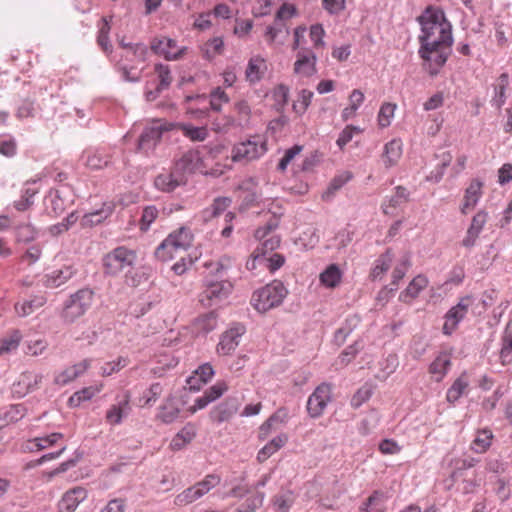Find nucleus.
Segmentation results:
<instances>
[{
	"label": "nucleus",
	"instance_id": "1",
	"mask_svg": "<svg viewBox=\"0 0 512 512\" xmlns=\"http://www.w3.org/2000/svg\"><path fill=\"white\" fill-rule=\"evenodd\" d=\"M416 20L421 27L418 35V55L423 60V68L431 76H435L451 53L452 25L442 9L431 5Z\"/></svg>",
	"mask_w": 512,
	"mask_h": 512
},
{
	"label": "nucleus",
	"instance_id": "2",
	"mask_svg": "<svg viewBox=\"0 0 512 512\" xmlns=\"http://www.w3.org/2000/svg\"><path fill=\"white\" fill-rule=\"evenodd\" d=\"M288 294V290L281 281H273L270 284L256 290L251 298L252 306L261 313L282 304Z\"/></svg>",
	"mask_w": 512,
	"mask_h": 512
},
{
	"label": "nucleus",
	"instance_id": "3",
	"mask_svg": "<svg viewBox=\"0 0 512 512\" xmlns=\"http://www.w3.org/2000/svg\"><path fill=\"white\" fill-rule=\"evenodd\" d=\"M94 292L90 288H82L71 294L64 302L61 318L64 323L71 324L83 316L91 307Z\"/></svg>",
	"mask_w": 512,
	"mask_h": 512
},
{
	"label": "nucleus",
	"instance_id": "4",
	"mask_svg": "<svg viewBox=\"0 0 512 512\" xmlns=\"http://www.w3.org/2000/svg\"><path fill=\"white\" fill-rule=\"evenodd\" d=\"M267 150L266 139L263 136L254 135L233 146L231 159L233 162H250L262 157Z\"/></svg>",
	"mask_w": 512,
	"mask_h": 512
},
{
	"label": "nucleus",
	"instance_id": "5",
	"mask_svg": "<svg viewBox=\"0 0 512 512\" xmlns=\"http://www.w3.org/2000/svg\"><path fill=\"white\" fill-rule=\"evenodd\" d=\"M192 242V234L187 228H180L177 232L170 234L156 249L155 256L161 261L174 258V253L179 250H186Z\"/></svg>",
	"mask_w": 512,
	"mask_h": 512
},
{
	"label": "nucleus",
	"instance_id": "6",
	"mask_svg": "<svg viewBox=\"0 0 512 512\" xmlns=\"http://www.w3.org/2000/svg\"><path fill=\"white\" fill-rule=\"evenodd\" d=\"M135 261L136 254L133 250L119 246L104 256L103 266L106 274L115 276L131 268Z\"/></svg>",
	"mask_w": 512,
	"mask_h": 512
},
{
	"label": "nucleus",
	"instance_id": "7",
	"mask_svg": "<svg viewBox=\"0 0 512 512\" xmlns=\"http://www.w3.org/2000/svg\"><path fill=\"white\" fill-rule=\"evenodd\" d=\"M221 482V478L217 474H208L201 481L193 486L183 490L175 497L177 506H186L206 495L211 489Z\"/></svg>",
	"mask_w": 512,
	"mask_h": 512
},
{
	"label": "nucleus",
	"instance_id": "8",
	"mask_svg": "<svg viewBox=\"0 0 512 512\" xmlns=\"http://www.w3.org/2000/svg\"><path fill=\"white\" fill-rule=\"evenodd\" d=\"M332 400V387L324 382L315 388L307 400V412L311 418H319Z\"/></svg>",
	"mask_w": 512,
	"mask_h": 512
},
{
	"label": "nucleus",
	"instance_id": "9",
	"mask_svg": "<svg viewBox=\"0 0 512 512\" xmlns=\"http://www.w3.org/2000/svg\"><path fill=\"white\" fill-rule=\"evenodd\" d=\"M246 327L242 323H233L221 336L216 351L219 355H231L239 346Z\"/></svg>",
	"mask_w": 512,
	"mask_h": 512
},
{
	"label": "nucleus",
	"instance_id": "10",
	"mask_svg": "<svg viewBox=\"0 0 512 512\" xmlns=\"http://www.w3.org/2000/svg\"><path fill=\"white\" fill-rule=\"evenodd\" d=\"M150 48L156 55L162 56L167 61L181 59L187 50L185 46L179 47L174 39L164 36L152 39Z\"/></svg>",
	"mask_w": 512,
	"mask_h": 512
},
{
	"label": "nucleus",
	"instance_id": "11",
	"mask_svg": "<svg viewBox=\"0 0 512 512\" xmlns=\"http://www.w3.org/2000/svg\"><path fill=\"white\" fill-rule=\"evenodd\" d=\"M131 394L124 391L115 397V402L107 409L105 420L110 425H120L131 412Z\"/></svg>",
	"mask_w": 512,
	"mask_h": 512
},
{
	"label": "nucleus",
	"instance_id": "12",
	"mask_svg": "<svg viewBox=\"0 0 512 512\" xmlns=\"http://www.w3.org/2000/svg\"><path fill=\"white\" fill-rule=\"evenodd\" d=\"M232 285L229 281L206 280L205 289L201 293L200 301L204 305L212 306L225 299L231 292Z\"/></svg>",
	"mask_w": 512,
	"mask_h": 512
},
{
	"label": "nucleus",
	"instance_id": "13",
	"mask_svg": "<svg viewBox=\"0 0 512 512\" xmlns=\"http://www.w3.org/2000/svg\"><path fill=\"white\" fill-rule=\"evenodd\" d=\"M472 300L470 297L462 298L457 305L453 306L445 316V323L443 325V333L450 335L458 326L460 321L467 314L468 308Z\"/></svg>",
	"mask_w": 512,
	"mask_h": 512
},
{
	"label": "nucleus",
	"instance_id": "14",
	"mask_svg": "<svg viewBox=\"0 0 512 512\" xmlns=\"http://www.w3.org/2000/svg\"><path fill=\"white\" fill-rule=\"evenodd\" d=\"M317 57L310 49H301L297 52L294 63V73L301 77H311L316 74Z\"/></svg>",
	"mask_w": 512,
	"mask_h": 512
},
{
	"label": "nucleus",
	"instance_id": "15",
	"mask_svg": "<svg viewBox=\"0 0 512 512\" xmlns=\"http://www.w3.org/2000/svg\"><path fill=\"white\" fill-rule=\"evenodd\" d=\"M182 408L177 398L170 394L158 407L156 418L164 424H171L180 418Z\"/></svg>",
	"mask_w": 512,
	"mask_h": 512
},
{
	"label": "nucleus",
	"instance_id": "16",
	"mask_svg": "<svg viewBox=\"0 0 512 512\" xmlns=\"http://www.w3.org/2000/svg\"><path fill=\"white\" fill-rule=\"evenodd\" d=\"M92 359H84L64 370L58 372L54 376V383L59 386H65L81 375H83L91 366Z\"/></svg>",
	"mask_w": 512,
	"mask_h": 512
},
{
	"label": "nucleus",
	"instance_id": "17",
	"mask_svg": "<svg viewBox=\"0 0 512 512\" xmlns=\"http://www.w3.org/2000/svg\"><path fill=\"white\" fill-rule=\"evenodd\" d=\"M87 496V490L81 486L66 491L59 501V512H74L79 504L86 500Z\"/></svg>",
	"mask_w": 512,
	"mask_h": 512
},
{
	"label": "nucleus",
	"instance_id": "18",
	"mask_svg": "<svg viewBox=\"0 0 512 512\" xmlns=\"http://www.w3.org/2000/svg\"><path fill=\"white\" fill-rule=\"evenodd\" d=\"M186 181L185 175L175 168L172 172L159 174L154 180V185L158 190L170 193L185 185Z\"/></svg>",
	"mask_w": 512,
	"mask_h": 512
},
{
	"label": "nucleus",
	"instance_id": "19",
	"mask_svg": "<svg viewBox=\"0 0 512 512\" xmlns=\"http://www.w3.org/2000/svg\"><path fill=\"white\" fill-rule=\"evenodd\" d=\"M76 273L77 269L73 265H64L45 275L44 286L47 288H58L72 279Z\"/></svg>",
	"mask_w": 512,
	"mask_h": 512
},
{
	"label": "nucleus",
	"instance_id": "20",
	"mask_svg": "<svg viewBox=\"0 0 512 512\" xmlns=\"http://www.w3.org/2000/svg\"><path fill=\"white\" fill-rule=\"evenodd\" d=\"M488 220V213L484 210L478 211L472 218L471 224L467 230L466 236L462 240V245L471 248L475 245L476 240L484 228Z\"/></svg>",
	"mask_w": 512,
	"mask_h": 512
},
{
	"label": "nucleus",
	"instance_id": "21",
	"mask_svg": "<svg viewBox=\"0 0 512 512\" xmlns=\"http://www.w3.org/2000/svg\"><path fill=\"white\" fill-rule=\"evenodd\" d=\"M163 134L162 126L159 124H152L146 127L140 135L138 141V149L146 153L153 150Z\"/></svg>",
	"mask_w": 512,
	"mask_h": 512
},
{
	"label": "nucleus",
	"instance_id": "22",
	"mask_svg": "<svg viewBox=\"0 0 512 512\" xmlns=\"http://www.w3.org/2000/svg\"><path fill=\"white\" fill-rule=\"evenodd\" d=\"M483 182L479 179H473L465 190L463 203L461 205V213L467 214L473 210L478 204L482 196Z\"/></svg>",
	"mask_w": 512,
	"mask_h": 512
},
{
	"label": "nucleus",
	"instance_id": "23",
	"mask_svg": "<svg viewBox=\"0 0 512 512\" xmlns=\"http://www.w3.org/2000/svg\"><path fill=\"white\" fill-rule=\"evenodd\" d=\"M203 161L200 153L195 150H190L183 154L180 160L176 163V169L183 174L202 172Z\"/></svg>",
	"mask_w": 512,
	"mask_h": 512
},
{
	"label": "nucleus",
	"instance_id": "24",
	"mask_svg": "<svg viewBox=\"0 0 512 512\" xmlns=\"http://www.w3.org/2000/svg\"><path fill=\"white\" fill-rule=\"evenodd\" d=\"M237 410V400L235 398H227L212 409L210 416L214 422L222 423L229 420Z\"/></svg>",
	"mask_w": 512,
	"mask_h": 512
},
{
	"label": "nucleus",
	"instance_id": "25",
	"mask_svg": "<svg viewBox=\"0 0 512 512\" xmlns=\"http://www.w3.org/2000/svg\"><path fill=\"white\" fill-rule=\"evenodd\" d=\"M119 45L125 50L123 57L126 61L140 63L146 60L148 47L144 43H131L122 39Z\"/></svg>",
	"mask_w": 512,
	"mask_h": 512
},
{
	"label": "nucleus",
	"instance_id": "26",
	"mask_svg": "<svg viewBox=\"0 0 512 512\" xmlns=\"http://www.w3.org/2000/svg\"><path fill=\"white\" fill-rule=\"evenodd\" d=\"M236 117H227V125L229 127H244L249 123L251 118V107L246 100L236 101L233 105Z\"/></svg>",
	"mask_w": 512,
	"mask_h": 512
},
{
	"label": "nucleus",
	"instance_id": "27",
	"mask_svg": "<svg viewBox=\"0 0 512 512\" xmlns=\"http://www.w3.org/2000/svg\"><path fill=\"white\" fill-rule=\"evenodd\" d=\"M114 208L115 206L112 202L103 203L101 208L88 212L83 216L81 220L82 226L87 227L100 224L113 213Z\"/></svg>",
	"mask_w": 512,
	"mask_h": 512
},
{
	"label": "nucleus",
	"instance_id": "28",
	"mask_svg": "<svg viewBox=\"0 0 512 512\" xmlns=\"http://www.w3.org/2000/svg\"><path fill=\"white\" fill-rule=\"evenodd\" d=\"M47 299L43 295H35L29 299L16 302L14 310L19 317H26L32 314L35 310L45 305Z\"/></svg>",
	"mask_w": 512,
	"mask_h": 512
},
{
	"label": "nucleus",
	"instance_id": "29",
	"mask_svg": "<svg viewBox=\"0 0 512 512\" xmlns=\"http://www.w3.org/2000/svg\"><path fill=\"white\" fill-rule=\"evenodd\" d=\"M197 433L196 427L192 423H187L171 440L170 448L173 451H179L192 442Z\"/></svg>",
	"mask_w": 512,
	"mask_h": 512
},
{
	"label": "nucleus",
	"instance_id": "30",
	"mask_svg": "<svg viewBox=\"0 0 512 512\" xmlns=\"http://www.w3.org/2000/svg\"><path fill=\"white\" fill-rule=\"evenodd\" d=\"M232 204V199L230 197L220 196L213 200L212 204L202 210L201 217L205 222L210 221L211 219L218 217L220 214L225 212L230 205Z\"/></svg>",
	"mask_w": 512,
	"mask_h": 512
},
{
	"label": "nucleus",
	"instance_id": "31",
	"mask_svg": "<svg viewBox=\"0 0 512 512\" xmlns=\"http://www.w3.org/2000/svg\"><path fill=\"white\" fill-rule=\"evenodd\" d=\"M266 70L265 60L260 56L252 57L245 71V78L250 84L259 82Z\"/></svg>",
	"mask_w": 512,
	"mask_h": 512
},
{
	"label": "nucleus",
	"instance_id": "32",
	"mask_svg": "<svg viewBox=\"0 0 512 512\" xmlns=\"http://www.w3.org/2000/svg\"><path fill=\"white\" fill-rule=\"evenodd\" d=\"M428 285V280L423 275L416 276L407 286V288L402 291L399 295V300L405 303L410 302L412 299L416 298L419 293L426 288Z\"/></svg>",
	"mask_w": 512,
	"mask_h": 512
},
{
	"label": "nucleus",
	"instance_id": "33",
	"mask_svg": "<svg viewBox=\"0 0 512 512\" xmlns=\"http://www.w3.org/2000/svg\"><path fill=\"white\" fill-rule=\"evenodd\" d=\"M469 387V379L466 373H462L447 390L446 399L449 403L454 404L466 392Z\"/></svg>",
	"mask_w": 512,
	"mask_h": 512
},
{
	"label": "nucleus",
	"instance_id": "34",
	"mask_svg": "<svg viewBox=\"0 0 512 512\" xmlns=\"http://www.w3.org/2000/svg\"><path fill=\"white\" fill-rule=\"evenodd\" d=\"M402 142L400 139H392L384 146L383 161L386 167L394 166L402 156Z\"/></svg>",
	"mask_w": 512,
	"mask_h": 512
},
{
	"label": "nucleus",
	"instance_id": "35",
	"mask_svg": "<svg viewBox=\"0 0 512 512\" xmlns=\"http://www.w3.org/2000/svg\"><path fill=\"white\" fill-rule=\"evenodd\" d=\"M409 200V192L403 186H397L395 188V195L390 197L386 202L383 203V212L387 215H393L394 210L406 203Z\"/></svg>",
	"mask_w": 512,
	"mask_h": 512
},
{
	"label": "nucleus",
	"instance_id": "36",
	"mask_svg": "<svg viewBox=\"0 0 512 512\" xmlns=\"http://www.w3.org/2000/svg\"><path fill=\"white\" fill-rule=\"evenodd\" d=\"M451 366V358L447 353H440L430 364L429 372L435 376L436 381H441Z\"/></svg>",
	"mask_w": 512,
	"mask_h": 512
},
{
	"label": "nucleus",
	"instance_id": "37",
	"mask_svg": "<svg viewBox=\"0 0 512 512\" xmlns=\"http://www.w3.org/2000/svg\"><path fill=\"white\" fill-rule=\"evenodd\" d=\"M509 85V75L502 73L497 79L494 87V96L491 99V104L497 109H500L506 102V89Z\"/></svg>",
	"mask_w": 512,
	"mask_h": 512
},
{
	"label": "nucleus",
	"instance_id": "38",
	"mask_svg": "<svg viewBox=\"0 0 512 512\" xmlns=\"http://www.w3.org/2000/svg\"><path fill=\"white\" fill-rule=\"evenodd\" d=\"M342 272L336 264H330L319 276L322 285L327 288H335L339 285Z\"/></svg>",
	"mask_w": 512,
	"mask_h": 512
},
{
	"label": "nucleus",
	"instance_id": "39",
	"mask_svg": "<svg viewBox=\"0 0 512 512\" xmlns=\"http://www.w3.org/2000/svg\"><path fill=\"white\" fill-rule=\"evenodd\" d=\"M287 441V436L285 434L278 435L274 437L269 443H267L257 454V459L259 462L266 461L271 455L277 452L280 448L284 446Z\"/></svg>",
	"mask_w": 512,
	"mask_h": 512
},
{
	"label": "nucleus",
	"instance_id": "40",
	"mask_svg": "<svg viewBox=\"0 0 512 512\" xmlns=\"http://www.w3.org/2000/svg\"><path fill=\"white\" fill-rule=\"evenodd\" d=\"M163 392H164V388L160 382L152 383L149 386V388H147L143 392L139 401L143 407H145V406L151 407L158 401V399L163 394Z\"/></svg>",
	"mask_w": 512,
	"mask_h": 512
},
{
	"label": "nucleus",
	"instance_id": "41",
	"mask_svg": "<svg viewBox=\"0 0 512 512\" xmlns=\"http://www.w3.org/2000/svg\"><path fill=\"white\" fill-rule=\"evenodd\" d=\"M111 162L110 156L104 151L88 152L85 160V165L91 169H103Z\"/></svg>",
	"mask_w": 512,
	"mask_h": 512
},
{
	"label": "nucleus",
	"instance_id": "42",
	"mask_svg": "<svg viewBox=\"0 0 512 512\" xmlns=\"http://www.w3.org/2000/svg\"><path fill=\"white\" fill-rule=\"evenodd\" d=\"M500 358L502 364H507L512 359V321L507 324L504 331Z\"/></svg>",
	"mask_w": 512,
	"mask_h": 512
},
{
	"label": "nucleus",
	"instance_id": "43",
	"mask_svg": "<svg viewBox=\"0 0 512 512\" xmlns=\"http://www.w3.org/2000/svg\"><path fill=\"white\" fill-rule=\"evenodd\" d=\"M224 49V41L221 37H215L201 47L203 57L207 60H212L217 55L222 54Z\"/></svg>",
	"mask_w": 512,
	"mask_h": 512
},
{
	"label": "nucleus",
	"instance_id": "44",
	"mask_svg": "<svg viewBox=\"0 0 512 512\" xmlns=\"http://www.w3.org/2000/svg\"><path fill=\"white\" fill-rule=\"evenodd\" d=\"M229 101L228 94L221 87H216L209 93L210 108L214 112H220L223 105L229 103Z\"/></svg>",
	"mask_w": 512,
	"mask_h": 512
},
{
	"label": "nucleus",
	"instance_id": "45",
	"mask_svg": "<svg viewBox=\"0 0 512 512\" xmlns=\"http://www.w3.org/2000/svg\"><path fill=\"white\" fill-rule=\"evenodd\" d=\"M492 438L493 434L490 430L479 431L471 444V449L477 453H484L490 447Z\"/></svg>",
	"mask_w": 512,
	"mask_h": 512
},
{
	"label": "nucleus",
	"instance_id": "46",
	"mask_svg": "<svg viewBox=\"0 0 512 512\" xmlns=\"http://www.w3.org/2000/svg\"><path fill=\"white\" fill-rule=\"evenodd\" d=\"M195 326L199 333L208 334L216 329L217 317L212 312L202 315L196 319Z\"/></svg>",
	"mask_w": 512,
	"mask_h": 512
},
{
	"label": "nucleus",
	"instance_id": "47",
	"mask_svg": "<svg viewBox=\"0 0 512 512\" xmlns=\"http://www.w3.org/2000/svg\"><path fill=\"white\" fill-rule=\"evenodd\" d=\"M265 35L270 42H275L281 35L287 37L289 29L282 19L275 18L274 24L266 28Z\"/></svg>",
	"mask_w": 512,
	"mask_h": 512
},
{
	"label": "nucleus",
	"instance_id": "48",
	"mask_svg": "<svg viewBox=\"0 0 512 512\" xmlns=\"http://www.w3.org/2000/svg\"><path fill=\"white\" fill-rule=\"evenodd\" d=\"M45 205L55 215L61 214L65 210V203L60 196L59 190H51L45 197Z\"/></svg>",
	"mask_w": 512,
	"mask_h": 512
},
{
	"label": "nucleus",
	"instance_id": "49",
	"mask_svg": "<svg viewBox=\"0 0 512 512\" xmlns=\"http://www.w3.org/2000/svg\"><path fill=\"white\" fill-rule=\"evenodd\" d=\"M159 215V210L155 205H148L144 207L139 221V228L141 231H147L151 227L152 223L156 220Z\"/></svg>",
	"mask_w": 512,
	"mask_h": 512
},
{
	"label": "nucleus",
	"instance_id": "50",
	"mask_svg": "<svg viewBox=\"0 0 512 512\" xmlns=\"http://www.w3.org/2000/svg\"><path fill=\"white\" fill-rule=\"evenodd\" d=\"M313 96L314 94L312 91L307 89L301 90L298 94L297 100L293 104V110L297 114L303 115L310 106Z\"/></svg>",
	"mask_w": 512,
	"mask_h": 512
},
{
	"label": "nucleus",
	"instance_id": "51",
	"mask_svg": "<svg viewBox=\"0 0 512 512\" xmlns=\"http://www.w3.org/2000/svg\"><path fill=\"white\" fill-rule=\"evenodd\" d=\"M17 153V143L10 134L0 135V154L5 157H13Z\"/></svg>",
	"mask_w": 512,
	"mask_h": 512
},
{
	"label": "nucleus",
	"instance_id": "52",
	"mask_svg": "<svg viewBox=\"0 0 512 512\" xmlns=\"http://www.w3.org/2000/svg\"><path fill=\"white\" fill-rule=\"evenodd\" d=\"M21 340V333L13 331L8 336L0 340V354H6L16 350Z\"/></svg>",
	"mask_w": 512,
	"mask_h": 512
},
{
	"label": "nucleus",
	"instance_id": "53",
	"mask_svg": "<svg viewBox=\"0 0 512 512\" xmlns=\"http://www.w3.org/2000/svg\"><path fill=\"white\" fill-rule=\"evenodd\" d=\"M37 230L29 223L20 224L16 228V239L18 242L28 243L35 240Z\"/></svg>",
	"mask_w": 512,
	"mask_h": 512
},
{
	"label": "nucleus",
	"instance_id": "54",
	"mask_svg": "<svg viewBox=\"0 0 512 512\" xmlns=\"http://www.w3.org/2000/svg\"><path fill=\"white\" fill-rule=\"evenodd\" d=\"M264 493L258 492L255 495L247 498L236 510V512H255L262 506L264 501Z\"/></svg>",
	"mask_w": 512,
	"mask_h": 512
},
{
	"label": "nucleus",
	"instance_id": "55",
	"mask_svg": "<svg viewBox=\"0 0 512 512\" xmlns=\"http://www.w3.org/2000/svg\"><path fill=\"white\" fill-rule=\"evenodd\" d=\"M154 70L159 79V85L157 87L161 90L167 89L173 80L170 67L168 65L158 63L155 65Z\"/></svg>",
	"mask_w": 512,
	"mask_h": 512
},
{
	"label": "nucleus",
	"instance_id": "56",
	"mask_svg": "<svg viewBox=\"0 0 512 512\" xmlns=\"http://www.w3.org/2000/svg\"><path fill=\"white\" fill-rule=\"evenodd\" d=\"M396 110V105L392 103H384L380 107L378 113V124L382 128H386L391 124Z\"/></svg>",
	"mask_w": 512,
	"mask_h": 512
},
{
	"label": "nucleus",
	"instance_id": "57",
	"mask_svg": "<svg viewBox=\"0 0 512 512\" xmlns=\"http://www.w3.org/2000/svg\"><path fill=\"white\" fill-rule=\"evenodd\" d=\"M95 394L96 390H94L92 387H85L73 393L70 396L68 403L71 407H77L82 402L92 399Z\"/></svg>",
	"mask_w": 512,
	"mask_h": 512
},
{
	"label": "nucleus",
	"instance_id": "58",
	"mask_svg": "<svg viewBox=\"0 0 512 512\" xmlns=\"http://www.w3.org/2000/svg\"><path fill=\"white\" fill-rule=\"evenodd\" d=\"M183 134L192 141H204L208 137V130L206 127H195L192 125H182Z\"/></svg>",
	"mask_w": 512,
	"mask_h": 512
},
{
	"label": "nucleus",
	"instance_id": "59",
	"mask_svg": "<svg viewBox=\"0 0 512 512\" xmlns=\"http://www.w3.org/2000/svg\"><path fill=\"white\" fill-rule=\"evenodd\" d=\"M128 365L127 357H118L116 360L109 361L101 367L102 376H110L119 372L121 369Z\"/></svg>",
	"mask_w": 512,
	"mask_h": 512
},
{
	"label": "nucleus",
	"instance_id": "60",
	"mask_svg": "<svg viewBox=\"0 0 512 512\" xmlns=\"http://www.w3.org/2000/svg\"><path fill=\"white\" fill-rule=\"evenodd\" d=\"M62 438V433L54 432L46 436L36 437L32 442L35 444L37 450H43L55 445Z\"/></svg>",
	"mask_w": 512,
	"mask_h": 512
},
{
	"label": "nucleus",
	"instance_id": "61",
	"mask_svg": "<svg viewBox=\"0 0 512 512\" xmlns=\"http://www.w3.org/2000/svg\"><path fill=\"white\" fill-rule=\"evenodd\" d=\"M392 258L386 253L381 255L375 262V265L372 269V277L374 279L381 277L384 273H386L391 266Z\"/></svg>",
	"mask_w": 512,
	"mask_h": 512
},
{
	"label": "nucleus",
	"instance_id": "62",
	"mask_svg": "<svg viewBox=\"0 0 512 512\" xmlns=\"http://www.w3.org/2000/svg\"><path fill=\"white\" fill-rule=\"evenodd\" d=\"M294 502L293 495L287 491L285 493L277 494L273 498V505L276 510L281 512H288Z\"/></svg>",
	"mask_w": 512,
	"mask_h": 512
},
{
	"label": "nucleus",
	"instance_id": "63",
	"mask_svg": "<svg viewBox=\"0 0 512 512\" xmlns=\"http://www.w3.org/2000/svg\"><path fill=\"white\" fill-rule=\"evenodd\" d=\"M381 498L382 493L374 491L360 507V512H382V507L378 505Z\"/></svg>",
	"mask_w": 512,
	"mask_h": 512
},
{
	"label": "nucleus",
	"instance_id": "64",
	"mask_svg": "<svg viewBox=\"0 0 512 512\" xmlns=\"http://www.w3.org/2000/svg\"><path fill=\"white\" fill-rule=\"evenodd\" d=\"M42 255V248L40 245L35 244L27 248V250L21 256V262L31 266L35 264Z\"/></svg>",
	"mask_w": 512,
	"mask_h": 512
}]
</instances>
